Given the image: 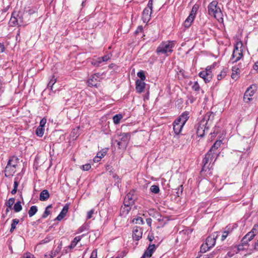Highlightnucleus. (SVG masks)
<instances>
[{
  "instance_id": "obj_52",
  "label": "nucleus",
  "mask_w": 258,
  "mask_h": 258,
  "mask_svg": "<svg viewBox=\"0 0 258 258\" xmlns=\"http://www.w3.org/2000/svg\"><path fill=\"white\" fill-rule=\"evenodd\" d=\"M90 258H97V251L96 249L93 250Z\"/></svg>"
},
{
  "instance_id": "obj_31",
  "label": "nucleus",
  "mask_w": 258,
  "mask_h": 258,
  "mask_svg": "<svg viewBox=\"0 0 258 258\" xmlns=\"http://www.w3.org/2000/svg\"><path fill=\"white\" fill-rule=\"evenodd\" d=\"M258 232V224H254L252 229L248 232V235L252 237H254L256 233Z\"/></svg>"
},
{
  "instance_id": "obj_61",
  "label": "nucleus",
  "mask_w": 258,
  "mask_h": 258,
  "mask_svg": "<svg viewBox=\"0 0 258 258\" xmlns=\"http://www.w3.org/2000/svg\"><path fill=\"white\" fill-rule=\"evenodd\" d=\"M101 159L98 156H96L94 159H93V161L94 162H98L100 161Z\"/></svg>"
},
{
  "instance_id": "obj_46",
  "label": "nucleus",
  "mask_w": 258,
  "mask_h": 258,
  "mask_svg": "<svg viewBox=\"0 0 258 258\" xmlns=\"http://www.w3.org/2000/svg\"><path fill=\"white\" fill-rule=\"evenodd\" d=\"M191 88L195 91H199L200 89V87L198 82H195L193 85L191 87Z\"/></svg>"
},
{
  "instance_id": "obj_18",
  "label": "nucleus",
  "mask_w": 258,
  "mask_h": 258,
  "mask_svg": "<svg viewBox=\"0 0 258 258\" xmlns=\"http://www.w3.org/2000/svg\"><path fill=\"white\" fill-rule=\"evenodd\" d=\"M156 249V246L155 244H150L148 246V247L147 248V249L144 252V253H145V255H147V257H150L152 255L153 253L155 250Z\"/></svg>"
},
{
  "instance_id": "obj_39",
  "label": "nucleus",
  "mask_w": 258,
  "mask_h": 258,
  "mask_svg": "<svg viewBox=\"0 0 258 258\" xmlns=\"http://www.w3.org/2000/svg\"><path fill=\"white\" fill-rule=\"evenodd\" d=\"M150 191L154 194H158L160 191V188L158 185H153L150 187Z\"/></svg>"
},
{
  "instance_id": "obj_58",
  "label": "nucleus",
  "mask_w": 258,
  "mask_h": 258,
  "mask_svg": "<svg viewBox=\"0 0 258 258\" xmlns=\"http://www.w3.org/2000/svg\"><path fill=\"white\" fill-rule=\"evenodd\" d=\"M5 47L3 43H0V53L3 52L5 51Z\"/></svg>"
},
{
  "instance_id": "obj_48",
  "label": "nucleus",
  "mask_w": 258,
  "mask_h": 258,
  "mask_svg": "<svg viewBox=\"0 0 258 258\" xmlns=\"http://www.w3.org/2000/svg\"><path fill=\"white\" fill-rule=\"evenodd\" d=\"M20 258H34V255L31 253H24Z\"/></svg>"
},
{
  "instance_id": "obj_6",
  "label": "nucleus",
  "mask_w": 258,
  "mask_h": 258,
  "mask_svg": "<svg viewBox=\"0 0 258 258\" xmlns=\"http://www.w3.org/2000/svg\"><path fill=\"white\" fill-rule=\"evenodd\" d=\"M243 56V44L239 40L234 45V49L230 61L234 63L239 60Z\"/></svg>"
},
{
  "instance_id": "obj_23",
  "label": "nucleus",
  "mask_w": 258,
  "mask_h": 258,
  "mask_svg": "<svg viewBox=\"0 0 258 258\" xmlns=\"http://www.w3.org/2000/svg\"><path fill=\"white\" fill-rule=\"evenodd\" d=\"M82 236H78L75 237L74 239L72 241L71 244L67 247V248L73 249L77 245V244L81 240Z\"/></svg>"
},
{
  "instance_id": "obj_4",
  "label": "nucleus",
  "mask_w": 258,
  "mask_h": 258,
  "mask_svg": "<svg viewBox=\"0 0 258 258\" xmlns=\"http://www.w3.org/2000/svg\"><path fill=\"white\" fill-rule=\"evenodd\" d=\"M35 12V10L30 9L25 13L20 12H14L12 14L11 18L10 20V24L12 26H15L17 24H20L23 23V17L27 15H31Z\"/></svg>"
},
{
  "instance_id": "obj_7",
  "label": "nucleus",
  "mask_w": 258,
  "mask_h": 258,
  "mask_svg": "<svg viewBox=\"0 0 258 258\" xmlns=\"http://www.w3.org/2000/svg\"><path fill=\"white\" fill-rule=\"evenodd\" d=\"M218 154L217 153H210L209 151L205 155V158L203 160L202 163L203 164L201 172L203 171H206L207 170L210 171L212 168L213 165H211L213 160L215 158L213 163L216 161Z\"/></svg>"
},
{
  "instance_id": "obj_16",
  "label": "nucleus",
  "mask_w": 258,
  "mask_h": 258,
  "mask_svg": "<svg viewBox=\"0 0 258 258\" xmlns=\"http://www.w3.org/2000/svg\"><path fill=\"white\" fill-rule=\"evenodd\" d=\"M151 13L149 8H145L144 9L142 13V20L144 23H148L149 22Z\"/></svg>"
},
{
  "instance_id": "obj_14",
  "label": "nucleus",
  "mask_w": 258,
  "mask_h": 258,
  "mask_svg": "<svg viewBox=\"0 0 258 258\" xmlns=\"http://www.w3.org/2000/svg\"><path fill=\"white\" fill-rule=\"evenodd\" d=\"M146 84L144 81L138 79L136 81V90L137 93H141L145 90Z\"/></svg>"
},
{
  "instance_id": "obj_3",
  "label": "nucleus",
  "mask_w": 258,
  "mask_h": 258,
  "mask_svg": "<svg viewBox=\"0 0 258 258\" xmlns=\"http://www.w3.org/2000/svg\"><path fill=\"white\" fill-rule=\"evenodd\" d=\"M175 41H165L162 42L157 47L156 52L157 54H165L167 53H172L173 51V48L175 45Z\"/></svg>"
},
{
  "instance_id": "obj_33",
  "label": "nucleus",
  "mask_w": 258,
  "mask_h": 258,
  "mask_svg": "<svg viewBox=\"0 0 258 258\" xmlns=\"http://www.w3.org/2000/svg\"><path fill=\"white\" fill-rule=\"evenodd\" d=\"M15 201V199L14 198H11L9 199L8 201H7L5 203V205L7 206V207L10 208V209H12V206L14 204Z\"/></svg>"
},
{
  "instance_id": "obj_32",
  "label": "nucleus",
  "mask_w": 258,
  "mask_h": 258,
  "mask_svg": "<svg viewBox=\"0 0 258 258\" xmlns=\"http://www.w3.org/2000/svg\"><path fill=\"white\" fill-rule=\"evenodd\" d=\"M13 209L15 211V212L17 213L21 211L22 209V206L21 205V202H17L16 203H15Z\"/></svg>"
},
{
  "instance_id": "obj_36",
  "label": "nucleus",
  "mask_w": 258,
  "mask_h": 258,
  "mask_svg": "<svg viewBox=\"0 0 258 258\" xmlns=\"http://www.w3.org/2000/svg\"><path fill=\"white\" fill-rule=\"evenodd\" d=\"M53 238V237L52 235H49L47 237H46L44 239L40 241V244H42L48 243L49 241L52 240Z\"/></svg>"
},
{
  "instance_id": "obj_5",
  "label": "nucleus",
  "mask_w": 258,
  "mask_h": 258,
  "mask_svg": "<svg viewBox=\"0 0 258 258\" xmlns=\"http://www.w3.org/2000/svg\"><path fill=\"white\" fill-rule=\"evenodd\" d=\"M218 3L216 1H213L208 6V14L210 16H213L218 21L223 20V14L220 8L218 6Z\"/></svg>"
},
{
  "instance_id": "obj_56",
  "label": "nucleus",
  "mask_w": 258,
  "mask_h": 258,
  "mask_svg": "<svg viewBox=\"0 0 258 258\" xmlns=\"http://www.w3.org/2000/svg\"><path fill=\"white\" fill-rule=\"evenodd\" d=\"M46 122V120L45 118L42 119L40 122L39 127H42L43 128V126L45 125Z\"/></svg>"
},
{
  "instance_id": "obj_9",
  "label": "nucleus",
  "mask_w": 258,
  "mask_h": 258,
  "mask_svg": "<svg viewBox=\"0 0 258 258\" xmlns=\"http://www.w3.org/2000/svg\"><path fill=\"white\" fill-rule=\"evenodd\" d=\"M130 133H121L118 135L119 139L115 140L118 147L120 149L125 150L127 147L129 141L131 139Z\"/></svg>"
},
{
  "instance_id": "obj_10",
  "label": "nucleus",
  "mask_w": 258,
  "mask_h": 258,
  "mask_svg": "<svg viewBox=\"0 0 258 258\" xmlns=\"http://www.w3.org/2000/svg\"><path fill=\"white\" fill-rule=\"evenodd\" d=\"M255 88V86L251 85L247 89L243 96V100L245 102L248 103L252 99L250 97L253 95Z\"/></svg>"
},
{
  "instance_id": "obj_11",
  "label": "nucleus",
  "mask_w": 258,
  "mask_h": 258,
  "mask_svg": "<svg viewBox=\"0 0 258 258\" xmlns=\"http://www.w3.org/2000/svg\"><path fill=\"white\" fill-rule=\"evenodd\" d=\"M134 190L130 191L125 197L123 205L125 206H131L134 204L135 199H134Z\"/></svg>"
},
{
  "instance_id": "obj_44",
  "label": "nucleus",
  "mask_w": 258,
  "mask_h": 258,
  "mask_svg": "<svg viewBox=\"0 0 258 258\" xmlns=\"http://www.w3.org/2000/svg\"><path fill=\"white\" fill-rule=\"evenodd\" d=\"M107 153V149H103L101 151L98 152L97 154V156H98L101 159L105 156Z\"/></svg>"
},
{
  "instance_id": "obj_34",
  "label": "nucleus",
  "mask_w": 258,
  "mask_h": 258,
  "mask_svg": "<svg viewBox=\"0 0 258 258\" xmlns=\"http://www.w3.org/2000/svg\"><path fill=\"white\" fill-rule=\"evenodd\" d=\"M51 208L52 205H49L46 207L45 211L41 216L42 218H46L50 214V212L49 211V209Z\"/></svg>"
},
{
  "instance_id": "obj_45",
  "label": "nucleus",
  "mask_w": 258,
  "mask_h": 258,
  "mask_svg": "<svg viewBox=\"0 0 258 258\" xmlns=\"http://www.w3.org/2000/svg\"><path fill=\"white\" fill-rule=\"evenodd\" d=\"M112 177L116 181V183L118 184L121 183V178L115 173H112Z\"/></svg>"
},
{
  "instance_id": "obj_49",
  "label": "nucleus",
  "mask_w": 258,
  "mask_h": 258,
  "mask_svg": "<svg viewBox=\"0 0 258 258\" xmlns=\"http://www.w3.org/2000/svg\"><path fill=\"white\" fill-rule=\"evenodd\" d=\"M234 69H236V70H239V69L237 68L232 67V73L231 74V78L233 79H235L236 78L237 75V72H236V73H234Z\"/></svg>"
},
{
  "instance_id": "obj_60",
  "label": "nucleus",
  "mask_w": 258,
  "mask_h": 258,
  "mask_svg": "<svg viewBox=\"0 0 258 258\" xmlns=\"http://www.w3.org/2000/svg\"><path fill=\"white\" fill-rule=\"evenodd\" d=\"M19 185V182L18 181L17 179L15 178L14 183V188H18V186Z\"/></svg>"
},
{
  "instance_id": "obj_57",
  "label": "nucleus",
  "mask_w": 258,
  "mask_h": 258,
  "mask_svg": "<svg viewBox=\"0 0 258 258\" xmlns=\"http://www.w3.org/2000/svg\"><path fill=\"white\" fill-rule=\"evenodd\" d=\"M110 58V56L108 55H105L104 56H101L102 61H107Z\"/></svg>"
},
{
  "instance_id": "obj_26",
  "label": "nucleus",
  "mask_w": 258,
  "mask_h": 258,
  "mask_svg": "<svg viewBox=\"0 0 258 258\" xmlns=\"http://www.w3.org/2000/svg\"><path fill=\"white\" fill-rule=\"evenodd\" d=\"M56 81L57 79L55 78L54 76H52L47 85V88L52 91L53 86L54 85V84L56 82Z\"/></svg>"
},
{
  "instance_id": "obj_29",
  "label": "nucleus",
  "mask_w": 258,
  "mask_h": 258,
  "mask_svg": "<svg viewBox=\"0 0 258 258\" xmlns=\"http://www.w3.org/2000/svg\"><path fill=\"white\" fill-rule=\"evenodd\" d=\"M123 116L121 114H116L113 117V121L114 124H117L120 122Z\"/></svg>"
},
{
  "instance_id": "obj_27",
  "label": "nucleus",
  "mask_w": 258,
  "mask_h": 258,
  "mask_svg": "<svg viewBox=\"0 0 258 258\" xmlns=\"http://www.w3.org/2000/svg\"><path fill=\"white\" fill-rule=\"evenodd\" d=\"M62 248V243L61 242L58 244L57 247L55 250H52L51 251L50 254L52 255L53 257L55 256L56 254H57Z\"/></svg>"
},
{
  "instance_id": "obj_2",
  "label": "nucleus",
  "mask_w": 258,
  "mask_h": 258,
  "mask_svg": "<svg viewBox=\"0 0 258 258\" xmlns=\"http://www.w3.org/2000/svg\"><path fill=\"white\" fill-rule=\"evenodd\" d=\"M211 116L214 117L213 112H207L205 115L204 118L200 121L197 127V136L200 137H204L206 130L209 129V126H207L208 121H210Z\"/></svg>"
},
{
  "instance_id": "obj_17",
  "label": "nucleus",
  "mask_w": 258,
  "mask_h": 258,
  "mask_svg": "<svg viewBox=\"0 0 258 258\" xmlns=\"http://www.w3.org/2000/svg\"><path fill=\"white\" fill-rule=\"evenodd\" d=\"M69 209V207L68 205H66L63 207L62 210L59 215L57 216L55 220H57L58 221H60L62 220L66 215Z\"/></svg>"
},
{
  "instance_id": "obj_21",
  "label": "nucleus",
  "mask_w": 258,
  "mask_h": 258,
  "mask_svg": "<svg viewBox=\"0 0 258 258\" xmlns=\"http://www.w3.org/2000/svg\"><path fill=\"white\" fill-rule=\"evenodd\" d=\"M49 194L47 189L43 190L40 194L39 200L41 201H46L49 198Z\"/></svg>"
},
{
  "instance_id": "obj_1",
  "label": "nucleus",
  "mask_w": 258,
  "mask_h": 258,
  "mask_svg": "<svg viewBox=\"0 0 258 258\" xmlns=\"http://www.w3.org/2000/svg\"><path fill=\"white\" fill-rule=\"evenodd\" d=\"M189 117V112L184 111L181 113L173 122V131L175 135H178Z\"/></svg>"
},
{
  "instance_id": "obj_30",
  "label": "nucleus",
  "mask_w": 258,
  "mask_h": 258,
  "mask_svg": "<svg viewBox=\"0 0 258 258\" xmlns=\"http://www.w3.org/2000/svg\"><path fill=\"white\" fill-rule=\"evenodd\" d=\"M19 220L18 219H14L12 220L11 223V227L10 230L11 233H12L16 228L17 225L19 223Z\"/></svg>"
},
{
  "instance_id": "obj_28",
  "label": "nucleus",
  "mask_w": 258,
  "mask_h": 258,
  "mask_svg": "<svg viewBox=\"0 0 258 258\" xmlns=\"http://www.w3.org/2000/svg\"><path fill=\"white\" fill-rule=\"evenodd\" d=\"M38 209L37 206H32L30 207V210L28 211V215L30 217L34 216L37 212Z\"/></svg>"
},
{
  "instance_id": "obj_25",
  "label": "nucleus",
  "mask_w": 258,
  "mask_h": 258,
  "mask_svg": "<svg viewBox=\"0 0 258 258\" xmlns=\"http://www.w3.org/2000/svg\"><path fill=\"white\" fill-rule=\"evenodd\" d=\"M199 8V6L198 4H195L193 6L191 11L188 16L190 18L195 19L197 12Z\"/></svg>"
},
{
  "instance_id": "obj_64",
  "label": "nucleus",
  "mask_w": 258,
  "mask_h": 258,
  "mask_svg": "<svg viewBox=\"0 0 258 258\" xmlns=\"http://www.w3.org/2000/svg\"><path fill=\"white\" fill-rule=\"evenodd\" d=\"M253 68L255 70H257L258 69V60L254 64Z\"/></svg>"
},
{
  "instance_id": "obj_35",
  "label": "nucleus",
  "mask_w": 258,
  "mask_h": 258,
  "mask_svg": "<svg viewBox=\"0 0 258 258\" xmlns=\"http://www.w3.org/2000/svg\"><path fill=\"white\" fill-rule=\"evenodd\" d=\"M194 20V19H192L188 16L184 22V27L186 28H188L191 25V24Z\"/></svg>"
},
{
  "instance_id": "obj_19",
  "label": "nucleus",
  "mask_w": 258,
  "mask_h": 258,
  "mask_svg": "<svg viewBox=\"0 0 258 258\" xmlns=\"http://www.w3.org/2000/svg\"><path fill=\"white\" fill-rule=\"evenodd\" d=\"M231 248V251H229L224 258H231L235 253H238V251L240 250V248L236 247L235 245L234 246H232Z\"/></svg>"
},
{
  "instance_id": "obj_38",
  "label": "nucleus",
  "mask_w": 258,
  "mask_h": 258,
  "mask_svg": "<svg viewBox=\"0 0 258 258\" xmlns=\"http://www.w3.org/2000/svg\"><path fill=\"white\" fill-rule=\"evenodd\" d=\"M227 74V71L225 69H223L221 71L220 73L217 75L218 80H221L222 79L225 78Z\"/></svg>"
},
{
  "instance_id": "obj_51",
  "label": "nucleus",
  "mask_w": 258,
  "mask_h": 258,
  "mask_svg": "<svg viewBox=\"0 0 258 258\" xmlns=\"http://www.w3.org/2000/svg\"><path fill=\"white\" fill-rule=\"evenodd\" d=\"M94 213V210L92 209L87 213V219H91L92 217V215Z\"/></svg>"
},
{
  "instance_id": "obj_24",
  "label": "nucleus",
  "mask_w": 258,
  "mask_h": 258,
  "mask_svg": "<svg viewBox=\"0 0 258 258\" xmlns=\"http://www.w3.org/2000/svg\"><path fill=\"white\" fill-rule=\"evenodd\" d=\"M222 144V141L221 140L216 141L213 145L211 147L210 149L209 150L210 153H216L215 151L217 149L220 147Z\"/></svg>"
},
{
  "instance_id": "obj_43",
  "label": "nucleus",
  "mask_w": 258,
  "mask_h": 258,
  "mask_svg": "<svg viewBox=\"0 0 258 258\" xmlns=\"http://www.w3.org/2000/svg\"><path fill=\"white\" fill-rule=\"evenodd\" d=\"M137 76L140 78V81H144L146 79L145 73L143 71H140L137 73Z\"/></svg>"
},
{
  "instance_id": "obj_47",
  "label": "nucleus",
  "mask_w": 258,
  "mask_h": 258,
  "mask_svg": "<svg viewBox=\"0 0 258 258\" xmlns=\"http://www.w3.org/2000/svg\"><path fill=\"white\" fill-rule=\"evenodd\" d=\"M91 164L89 163H87L81 166V169L84 171H88L91 168Z\"/></svg>"
},
{
  "instance_id": "obj_22",
  "label": "nucleus",
  "mask_w": 258,
  "mask_h": 258,
  "mask_svg": "<svg viewBox=\"0 0 258 258\" xmlns=\"http://www.w3.org/2000/svg\"><path fill=\"white\" fill-rule=\"evenodd\" d=\"M131 208L130 206H124V207L121 206L120 210V215L121 216L125 217L131 211Z\"/></svg>"
},
{
  "instance_id": "obj_53",
  "label": "nucleus",
  "mask_w": 258,
  "mask_h": 258,
  "mask_svg": "<svg viewBox=\"0 0 258 258\" xmlns=\"http://www.w3.org/2000/svg\"><path fill=\"white\" fill-rule=\"evenodd\" d=\"M146 8H149V10H150L151 13L152 12V8H153V0H149L148 3L147 7Z\"/></svg>"
},
{
  "instance_id": "obj_41",
  "label": "nucleus",
  "mask_w": 258,
  "mask_h": 258,
  "mask_svg": "<svg viewBox=\"0 0 258 258\" xmlns=\"http://www.w3.org/2000/svg\"><path fill=\"white\" fill-rule=\"evenodd\" d=\"M210 248H211L206 243H203L200 247V252L203 253L206 252Z\"/></svg>"
},
{
  "instance_id": "obj_42",
  "label": "nucleus",
  "mask_w": 258,
  "mask_h": 258,
  "mask_svg": "<svg viewBox=\"0 0 258 258\" xmlns=\"http://www.w3.org/2000/svg\"><path fill=\"white\" fill-rule=\"evenodd\" d=\"M236 224H229L226 227L225 231H229V233L232 231V230L237 227Z\"/></svg>"
},
{
  "instance_id": "obj_12",
  "label": "nucleus",
  "mask_w": 258,
  "mask_h": 258,
  "mask_svg": "<svg viewBox=\"0 0 258 258\" xmlns=\"http://www.w3.org/2000/svg\"><path fill=\"white\" fill-rule=\"evenodd\" d=\"M143 231L140 227H135L133 231V238L134 240H139L142 237Z\"/></svg>"
},
{
  "instance_id": "obj_13",
  "label": "nucleus",
  "mask_w": 258,
  "mask_h": 258,
  "mask_svg": "<svg viewBox=\"0 0 258 258\" xmlns=\"http://www.w3.org/2000/svg\"><path fill=\"white\" fill-rule=\"evenodd\" d=\"M98 76L96 74L92 75L87 82L88 86L90 87H97L98 82Z\"/></svg>"
},
{
  "instance_id": "obj_20",
  "label": "nucleus",
  "mask_w": 258,
  "mask_h": 258,
  "mask_svg": "<svg viewBox=\"0 0 258 258\" xmlns=\"http://www.w3.org/2000/svg\"><path fill=\"white\" fill-rule=\"evenodd\" d=\"M216 238L215 235H210L208 236L206 240V243L209 247L212 248L215 244Z\"/></svg>"
},
{
  "instance_id": "obj_55",
  "label": "nucleus",
  "mask_w": 258,
  "mask_h": 258,
  "mask_svg": "<svg viewBox=\"0 0 258 258\" xmlns=\"http://www.w3.org/2000/svg\"><path fill=\"white\" fill-rule=\"evenodd\" d=\"M254 237H252L250 235H248V233H247L244 236V239H247L248 240V241H250V240H251Z\"/></svg>"
},
{
  "instance_id": "obj_54",
  "label": "nucleus",
  "mask_w": 258,
  "mask_h": 258,
  "mask_svg": "<svg viewBox=\"0 0 258 258\" xmlns=\"http://www.w3.org/2000/svg\"><path fill=\"white\" fill-rule=\"evenodd\" d=\"M229 233V231H224L222 235L221 240H224L227 237Z\"/></svg>"
},
{
  "instance_id": "obj_40",
  "label": "nucleus",
  "mask_w": 258,
  "mask_h": 258,
  "mask_svg": "<svg viewBox=\"0 0 258 258\" xmlns=\"http://www.w3.org/2000/svg\"><path fill=\"white\" fill-rule=\"evenodd\" d=\"M133 223H135L137 224L142 225L144 224V221L142 217H138L136 218H134L133 221Z\"/></svg>"
},
{
  "instance_id": "obj_50",
  "label": "nucleus",
  "mask_w": 258,
  "mask_h": 258,
  "mask_svg": "<svg viewBox=\"0 0 258 258\" xmlns=\"http://www.w3.org/2000/svg\"><path fill=\"white\" fill-rule=\"evenodd\" d=\"M87 225L86 224L83 225L82 226L79 228L78 231V232L81 233L83 232L84 231L87 230Z\"/></svg>"
},
{
  "instance_id": "obj_62",
  "label": "nucleus",
  "mask_w": 258,
  "mask_h": 258,
  "mask_svg": "<svg viewBox=\"0 0 258 258\" xmlns=\"http://www.w3.org/2000/svg\"><path fill=\"white\" fill-rule=\"evenodd\" d=\"M248 240L247 239H244V237L242 238V239L241 240V244H242V245L243 246L244 245H246L247 244V242H248Z\"/></svg>"
},
{
  "instance_id": "obj_59",
  "label": "nucleus",
  "mask_w": 258,
  "mask_h": 258,
  "mask_svg": "<svg viewBox=\"0 0 258 258\" xmlns=\"http://www.w3.org/2000/svg\"><path fill=\"white\" fill-rule=\"evenodd\" d=\"M92 64L94 66H99V64L97 60L96 59H93V61H92Z\"/></svg>"
},
{
  "instance_id": "obj_37",
  "label": "nucleus",
  "mask_w": 258,
  "mask_h": 258,
  "mask_svg": "<svg viewBox=\"0 0 258 258\" xmlns=\"http://www.w3.org/2000/svg\"><path fill=\"white\" fill-rule=\"evenodd\" d=\"M36 134L39 137H42L44 134V128L38 126L36 130Z\"/></svg>"
},
{
  "instance_id": "obj_63",
  "label": "nucleus",
  "mask_w": 258,
  "mask_h": 258,
  "mask_svg": "<svg viewBox=\"0 0 258 258\" xmlns=\"http://www.w3.org/2000/svg\"><path fill=\"white\" fill-rule=\"evenodd\" d=\"M196 258H212L211 256H209L208 255H200L199 257H197Z\"/></svg>"
},
{
  "instance_id": "obj_8",
  "label": "nucleus",
  "mask_w": 258,
  "mask_h": 258,
  "mask_svg": "<svg viewBox=\"0 0 258 258\" xmlns=\"http://www.w3.org/2000/svg\"><path fill=\"white\" fill-rule=\"evenodd\" d=\"M17 160L18 158L14 156L10 158L5 170L6 177H10L16 172Z\"/></svg>"
},
{
  "instance_id": "obj_15",
  "label": "nucleus",
  "mask_w": 258,
  "mask_h": 258,
  "mask_svg": "<svg viewBox=\"0 0 258 258\" xmlns=\"http://www.w3.org/2000/svg\"><path fill=\"white\" fill-rule=\"evenodd\" d=\"M199 76L203 78L205 83L210 82L212 78V74L211 73H208L207 71H202L200 72Z\"/></svg>"
}]
</instances>
